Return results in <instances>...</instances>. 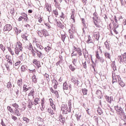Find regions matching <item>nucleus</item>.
I'll return each instance as SVG.
<instances>
[{"instance_id":"nucleus-14","label":"nucleus","mask_w":126,"mask_h":126,"mask_svg":"<svg viewBox=\"0 0 126 126\" xmlns=\"http://www.w3.org/2000/svg\"><path fill=\"white\" fill-rule=\"evenodd\" d=\"M104 55L106 59H108V60H111V55L110 54V53L108 52H104Z\"/></svg>"},{"instance_id":"nucleus-24","label":"nucleus","mask_w":126,"mask_h":126,"mask_svg":"<svg viewBox=\"0 0 126 126\" xmlns=\"http://www.w3.org/2000/svg\"><path fill=\"white\" fill-rule=\"evenodd\" d=\"M104 45L106 46V49H107V50H110V44H109V42H108L107 41H106L105 43H104Z\"/></svg>"},{"instance_id":"nucleus-6","label":"nucleus","mask_w":126,"mask_h":126,"mask_svg":"<svg viewBox=\"0 0 126 126\" xmlns=\"http://www.w3.org/2000/svg\"><path fill=\"white\" fill-rule=\"evenodd\" d=\"M95 57L97 60H98V61L100 62L101 63H103L104 62H105V59L103 57H100V55H99V52L96 51V55Z\"/></svg>"},{"instance_id":"nucleus-10","label":"nucleus","mask_w":126,"mask_h":126,"mask_svg":"<svg viewBox=\"0 0 126 126\" xmlns=\"http://www.w3.org/2000/svg\"><path fill=\"white\" fill-rule=\"evenodd\" d=\"M105 99L107 102H108V103H109V104H111V103H112V101H113V96L109 97L108 95H106Z\"/></svg>"},{"instance_id":"nucleus-21","label":"nucleus","mask_w":126,"mask_h":126,"mask_svg":"<svg viewBox=\"0 0 126 126\" xmlns=\"http://www.w3.org/2000/svg\"><path fill=\"white\" fill-rule=\"evenodd\" d=\"M35 93V91H34V89H32V91L28 94V96H32L33 98H34V94Z\"/></svg>"},{"instance_id":"nucleus-48","label":"nucleus","mask_w":126,"mask_h":126,"mask_svg":"<svg viewBox=\"0 0 126 126\" xmlns=\"http://www.w3.org/2000/svg\"><path fill=\"white\" fill-rule=\"evenodd\" d=\"M45 76L46 78V80L48 82H50V78H49V75L48 74H45Z\"/></svg>"},{"instance_id":"nucleus-41","label":"nucleus","mask_w":126,"mask_h":126,"mask_svg":"<svg viewBox=\"0 0 126 126\" xmlns=\"http://www.w3.org/2000/svg\"><path fill=\"white\" fill-rule=\"evenodd\" d=\"M23 121H25V122H26L27 124H28V123H29L30 120L27 117H23Z\"/></svg>"},{"instance_id":"nucleus-57","label":"nucleus","mask_w":126,"mask_h":126,"mask_svg":"<svg viewBox=\"0 0 126 126\" xmlns=\"http://www.w3.org/2000/svg\"><path fill=\"white\" fill-rule=\"evenodd\" d=\"M68 105L69 108L71 110V102H70V100L68 101Z\"/></svg>"},{"instance_id":"nucleus-43","label":"nucleus","mask_w":126,"mask_h":126,"mask_svg":"<svg viewBox=\"0 0 126 126\" xmlns=\"http://www.w3.org/2000/svg\"><path fill=\"white\" fill-rule=\"evenodd\" d=\"M96 95L97 96L99 95H102V92L100 90H97L95 93Z\"/></svg>"},{"instance_id":"nucleus-52","label":"nucleus","mask_w":126,"mask_h":126,"mask_svg":"<svg viewBox=\"0 0 126 126\" xmlns=\"http://www.w3.org/2000/svg\"><path fill=\"white\" fill-rule=\"evenodd\" d=\"M20 63H21V61L17 62L15 63V66H17V68H18V66H19V64Z\"/></svg>"},{"instance_id":"nucleus-22","label":"nucleus","mask_w":126,"mask_h":126,"mask_svg":"<svg viewBox=\"0 0 126 126\" xmlns=\"http://www.w3.org/2000/svg\"><path fill=\"white\" fill-rule=\"evenodd\" d=\"M67 88H68V86L66 82H64L63 84V89L64 90H67Z\"/></svg>"},{"instance_id":"nucleus-64","label":"nucleus","mask_w":126,"mask_h":126,"mask_svg":"<svg viewBox=\"0 0 126 126\" xmlns=\"http://www.w3.org/2000/svg\"><path fill=\"white\" fill-rule=\"evenodd\" d=\"M1 125H2V126H6L5 125V124H4V122H3V120L2 119H1Z\"/></svg>"},{"instance_id":"nucleus-13","label":"nucleus","mask_w":126,"mask_h":126,"mask_svg":"<svg viewBox=\"0 0 126 126\" xmlns=\"http://www.w3.org/2000/svg\"><path fill=\"white\" fill-rule=\"evenodd\" d=\"M94 38L96 40V41H99V38H100V35L99 33L95 32L94 34Z\"/></svg>"},{"instance_id":"nucleus-11","label":"nucleus","mask_w":126,"mask_h":126,"mask_svg":"<svg viewBox=\"0 0 126 126\" xmlns=\"http://www.w3.org/2000/svg\"><path fill=\"white\" fill-rule=\"evenodd\" d=\"M71 82L74 83V84H77V85H78V84H79V83H80V82L78 81V79H75L74 78H72L71 79Z\"/></svg>"},{"instance_id":"nucleus-29","label":"nucleus","mask_w":126,"mask_h":126,"mask_svg":"<svg viewBox=\"0 0 126 126\" xmlns=\"http://www.w3.org/2000/svg\"><path fill=\"white\" fill-rule=\"evenodd\" d=\"M65 38H66V34H61V39L63 42H64Z\"/></svg>"},{"instance_id":"nucleus-54","label":"nucleus","mask_w":126,"mask_h":126,"mask_svg":"<svg viewBox=\"0 0 126 126\" xmlns=\"http://www.w3.org/2000/svg\"><path fill=\"white\" fill-rule=\"evenodd\" d=\"M89 110H90L89 108H86V110L88 115H89V116H90V115H91V113L90 112V111H89Z\"/></svg>"},{"instance_id":"nucleus-5","label":"nucleus","mask_w":126,"mask_h":126,"mask_svg":"<svg viewBox=\"0 0 126 126\" xmlns=\"http://www.w3.org/2000/svg\"><path fill=\"white\" fill-rule=\"evenodd\" d=\"M74 51H73V53H72V55L75 53V52H77L78 55L80 56V57H81L82 56V51L81 50V48L79 47H76L75 46L73 47Z\"/></svg>"},{"instance_id":"nucleus-37","label":"nucleus","mask_w":126,"mask_h":126,"mask_svg":"<svg viewBox=\"0 0 126 126\" xmlns=\"http://www.w3.org/2000/svg\"><path fill=\"white\" fill-rule=\"evenodd\" d=\"M111 65L113 66V70H117V67H116V65L115 64V62L112 63Z\"/></svg>"},{"instance_id":"nucleus-59","label":"nucleus","mask_w":126,"mask_h":126,"mask_svg":"<svg viewBox=\"0 0 126 126\" xmlns=\"http://www.w3.org/2000/svg\"><path fill=\"white\" fill-rule=\"evenodd\" d=\"M49 101L51 106H53V105H54V103L53 102V99H52V98H50Z\"/></svg>"},{"instance_id":"nucleus-42","label":"nucleus","mask_w":126,"mask_h":126,"mask_svg":"<svg viewBox=\"0 0 126 126\" xmlns=\"http://www.w3.org/2000/svg\"><path fill=\"white\" fill-rule=\"evenodd\" d=\"M112 83L114 84L115 82H117L118 80H117V78L115 79V77H114V75H112Z\"/></svg>"},{"instance_id":"nucleus-44","label":"nucleus","mask_w":126,"mask_h":126,"mask_svg":"<svg viewBox=\"0 0 126 126\" xmlns=\"http://www.w3.org/2000/svg\"><path fill=\"white\" fill-rule=\"evenodd\" d=\"M82 64L83 65L84 68H87V65H86V61H85L84 62L82 61Z\"/></svg>"},{"instance_id":"nucleus-34","label":"nucleus","mask_w":126,"mask_h":126,"mask_svg":"<svg viewBox=\"0 0 126 126\" xmlns=\"http://www.w3.org/2000/svg\"><path fill=\"white\" fill-rule=\"evenodd\" d=\"M93 40L92 39H91V36H90V35H89L88 36V39L87 41V43H88V44H90V43H92Z\"/></svg>"},{"instance_id":"nucleus-30","label":"nucleus","mask_w":126,"mask_h":126,"mask_svg":"<svg viewBox=\"0 0 126 126\" xmlns=\"http://www.w3.org/2000/svg\"><path fill=\"white\" fill-rule=\"evenodd\" d=\"M83 54H84V56L85 58H86V57L87 58H88V56H89L88 51H87L86 49L85 50L84 53H83Z\"/></svg>"},{"instance_id":"nucleus-2","label":"nucleus","mask_w":126,"mask_h":126,"mask_svg":"<svg viewBox=\"0 0 126 126\" xmlns=\"http://www.w3.org/2000/svg\"><path fill=\"white\" fill-rule=\"evenodd\" d=\"M61 110L63 111V113L64 115H66V114H68V113L71 112V109L68 108V106H67L66 104H62Z\"/></svg>"},{"instance_id":"nucleus-39","label":"nucleus","mask_w":126,"mask_h":126,"mask_svg":"<svg viewBox=\"0 0 126 126\" xmlns=\"http://www.w3.org/2000/svg\"><path fill=\"white\" fill-rule=\"evenodd\" d=\"M15 53L16 55H19V49H18V47H16L15 49Z\"/></svg>"},{"instance_id":"nucleus-46","label":"nucleus","mask_w":126,"mask_h":126,"mask_svg":"<svg viewBox=\"0 0 126 126\" xmlns=\"http://www.w3.org/2000/svg\"><path fill=\"white\" fill-rule=\"evenodd\" d=\"M119 27V25L117 24L116 23H113V29H117Z\"/></svg>"},{"instance_id":"nucleus-61","label":"nucleus","mask_w":126,"mask_h":126,"mask_svg":"<svg viewBox=\"0 0 126 126\" xmlns=\"http://www.w3.org/2000/svg\"><path fill=\"white\" fill-rule=\"evenodd\" d=\"M48 49H50V47L49 46H47V47H45L44 48V50L46 52H47V53H49V50Z\"/></svg>"},{"instance_id":"nucleus-55","label":"nucleus","mask_w":126,"mask_h":126,"mask_svg":"<svg viewBox=\"0 0 126 126\" xmlns=\"http://www.w3.org/2000/svg\"><path fill=\"white\" fill-rule=\"evenodd\" d=\"M37 55V57L38 58H41V57H42V56H43V54H42V52H38L37 53H36Z\"/></svg>"},{"instance_id":"nucleus-63","label":"nucleus","mask_w":126,"mask_h":126,"mask_svg":"<svg viewBox=\"0 0 126 126\" xmlns=\"http://www.w3.org/2000/svg\"><path fill=\"white\" fill-rule=\"evenodd\" d=\"M54 94H56V96L57 97V98H59V92H58V91H56Z\"/></svg>"},{"instance_id":"nucleus-25","label":"nucleus","mask_w":126,"mask_h":126,"mask_svg":"<svg viewBox=\"0 0 126 126\" xmlns=\"http://www.w3.org/2000/svg\"><path fill=\"white\" fill-rule=\"evenodd\" d=\"M6 87L7 88H8V89L9 88H11V87H12V84H11V82H8L7 84H6Z\"/></svg>"},{"instance_id":"nucleus-1","label":"nucleus","mask_w":126,"mask_h":126,"mask_svg":"<svg viewBox=\"0 0 126 126\" xmlns=\"http://www.w3.org/2000/svg\"><path fill=\"white\" fill-rule=\"evenodd\" d=\"M94 17L93 18V21H94V23L97 27V28H100L101 26L100 25H98V23L99 22V18H98V14H97L96 12H94L93 14Z\"/></svg>"},{"instance_id":"nucleus-49","label":"nucleus","mask_w":126,"mask_h":126,"mask_svg":"<svg viewBox=\"0 0 126 126\" xmlns=\"http://www.w3.org/2000/svg\"><path fill=\"white\" fill-rule=\"evenodd\" d=\"M32 49H33V46H32V44H31V43H30L29 44L28 49L30 51H31V50H32Z\"/></svg>"},{"instance_id":"nucleus-20","label":"nucleus","mask_w":126,"mask_h":126,"mask_svg":"<svg viewBox=\"0 0 126 126\" xmlns=\"http://www.w3.org/2000/svg\"><path fill=\"white\" fill-rule=\"evenodd\" d=\"M7 109L10 113H11V114H14V111H13V109H12L11 107L7 106Z\"/></svg>"},{"instance_id":"nucleus-53","label":"nucleus","mask_w":126,"mask_h":126,"mask_svg":"<svg viewBox=\"0 0 126 126\" xmlns=\"http://www.w3.org/2000/svg\"><path fill=\"white\" fill-rule=\"evenodd\" d=\"M21 71H23V72H24V71H25V70H26V67H25V66L23 65L21 67Z\"/></svg>"},{"instance_id":"nucleus-26","label":"nucleus","mask_w":126,"mask_h":126,"mask_svg":"<svg viewBox=\"0 0 126 126\" xmlns=\"http://www.w3.org/2000/svg\"><path fill=\"white\" fill-rule=\"evenodd\" d=\"M75 13V12L74 11H72V14L71 15V19H72L74 21V22H75V19L74 18V14Z\"/></svg>"},{"instance_id":"nucleus-50","label":"nucleus","mask_w":126,"mask_h":126,"mask_svg":"<svg viewBox=\"0 0 126 126\" xmlns=\"http://www.w3.org/2000/svg\"><path fill=\"white\" fill-rule=\"evenodd\" d=\"M8 50L9 52H10V54H12V56H13V55H14V52H13V51H12L11 48L8 47Z\"/></svg>"},{"instance_id":"nucleus-16","label":"nucleus","mask_w":126,"mask_h":126,"mask_svg":"<svg viewBox=\"0 0 126 126\" xmlns=\"http://www.w3.org/2000/svg\"><path fill=\"white\" fill-rule=\"evenodd\" d=\"M45 8L47 9V11H49V12H51L52 11L51 6L49 4L46 5Z\"/></svg>"},{"instance_id":"nucleus-19","label":"nucleus","mask_w":126,"mask_h":126,"mask_svg":"<svg viewBox=\"0 0 126 126\" xmlns=\"http://www.w3.org/2000/svg\"><path fill=\"white\" fill-rule=\"evenodd\" d=\"M39 101H40V99H39V98H35L34 99V100L33 101V104L36 105H38V104H39Z\"/></svg>"},{"instance_id":"nucleus-28","label":"nucleus","mask_w":126,"mask_h":126,"mask_svg":"<svg viewBox=\"0 0 126 126\" xmlns=\"http://www.w3.org/2000/svg\"><path fill=\"white\" fill-rule=\"evenodd\" d=\"M77 119V121H80V119H81V114H78L75 115Z\"/></svg>"},{"instance_id":"nucleus-4","label":"nucleus","mask_w":126,"mask_h":126,"mask_svg":"<svg viewBox=\"0 0 126 126\" xmlns=\"http://www.w3.org/2000/svg\"><path fill=\"white\" fill-rule=\"evenodd\" d=\"M38 34L40 37H43V36H49V33L46 30H42L41 31H38Z\"/></svg>"},{"instance_id":"nucleus-33","label":"nucleus","mask_w":126,"mask_h":126,"mask_svg":"<svg viewBox=\"0 0 126 126\" xmlns=\"http://www.w3.org/2000/svg\"><path fill=\"white\" fill-rule=\"evenodd\" d=\"M48 112L49 114H51V115H54V110H53L52 108H49L48 109Z\"/></svg>"},{"instance_id":"nucleus-62","label":"nucleus","mask_w":126,"mask_h":126,"mask_svg":"<svg viewBox=\"0 0 126 126\" xmlns=\"http://www.w3.org/2000/svg\"><path fill=\"white\" fill-rule=\"evenodd\" d=\"M22 38H23V39H25V40H27H27H28V39H27V36H26V35H25V34H23L22 36Z\"/></svg>"},{"instance_id":"nucleus-45","label":"nucleus","mask_w":126,"mask_h":126,"mask_svg":"<svg viewBox=\"0 0 126 126\" xmlns=\"http://www.w3.org/2000/svg\"><path fill=\"white\" fill-rule=\"evenodd\" d=\"M21 15H22V17L24 18V19H26L25 18L27 17V14H25V13H22L21 14Z\"/></svg>"},{"instance_id":"nucleus-32","label":"nucleus","mask_w":126,"mask_h":126,"mask_svg":"<svg viewBox=\"0 0 126 126\" xmlns=\"http://www.w3.org/2000/svg\"><path fill=\"white\" fill-rule=\"evenodd\" d=\"M54 14L56 17H58V15H59V12H58V10L56 9L53 11Z\"/></svg>"},{"instance_id":"nucleus-8","label":"nucleus","mask_w":126,"mask_h":126,"mask_svg":"<svg viewBox=\"0 0 126 126\" xmlns=\"http://www.w3.org/2000/svg\"><path fill=\"white\" fill-rule=\"evenodd\" d=\"M55 21L57 22V26L61 29H63L64 28V25L61 23V22H58V19H55Z\"/></svg>"},{"instance_id":"nucleus-36","label":"nucleus","mask_w":126,"mask_h":126,"mask_svg":"<svg viewBox=\"0 0 126 126\" xmlns=\"http://www.w3.org/2000/svg\"><path fill=\"white\" fill-rule=\"evenodd\" d=\"M76 63H77V59H73L72 60V63L75 66H76L77 65Z\"/></svg>"},{"instance_id":"nucleus-56","label":"nucleus","mask_w":126,"mask_h":126,"mask_svg":"<svg viewBox=\"0 0 126 126\" xmlns=\"http://www.w3.org/2000/svg\"><path fill=\"white\" fill-rule=\"evenodd\" d=\"M12 106H13V107L15 108V110H16V109H17V108H18V107H19L18 104H17L16 103H14V104H12Z\"/></svg>"},{"instance_id":"nucleus-18","label":"nucleus","mask_w":126,"mask_h":126,"mask_svg":"<svg viewBox=\"0 0 126 126\" xmlns=\"http://www.w3.org/2000/svg\"><path fill=\"white\" fill-rule=\"evenodd\" d=\"M29 89H30V87L27 88V85H24L23 90H24V92H26L28 91V90H29Z\"/></svg>"},{"instance_id":"nucleus-51","label":"nucleus","mask_w":126,"mask_h":126,"mask_svg":"<svg viewBox=\"0 0 126 126\" xmlns=\"http://www.w3.org/2000/svg\"><path fill=\"white\" fill-rule=\"evenodd\" d=\"M15 32H17L16 34L18 35L19 33H21V30H19V29H18L17 28H16Z\"/></svg>"},{"instance_id":"nucleus-47","label":"nucleus","mask_w":126,"mask_h":126,"mask_svg":"<svg viewBox=\"0 0 126 126\" xmlns=\"http://www.w3.org/2000/svg\"><path fill=\"white\" fill-rule=\"evenodd\" d=\"M0 49L3 51V52H4V50H5V47L3 46L2 44H0Z\"/></svg>"},{"instance_id":"nucleus-3","label":"nucleus","mask_w":126,"mask_h":126,"mask_svg":"<svg viewBox=\"0 0 126 126\" xmlns=\"http://www.w3.org/2000/svg\"><path fill=\"white\" fill-rule=\"evenodd\" d=\"M115 109L116 111H117L118 114L119 116H121V118L125 117V115H126L125 114V112L124 111V109H123L121 107H119V106H116L115 107Z\"/></svg>"},{"instance_id":"nucleus-40","label":"nucleus","mask_w":126,"mask_h":126,"mask_svg":"<svg viewBox=\"0 0 126 126\" xmlns=\"http://www.w3.org/2000/svg\"><path fill=\"white\" fill-rule=\"evenodd\" d=\"M118 82L120 86H121V87H125V83L123 82V81H120V82Z\"/></svg>"},{"instance_id":"nucleus-35","label":"nucleus","mask_w":126,"mask_h":126,"mask_svg":"<svg viewBox=\"0 0 126 126\" xmlns=\"http://www.w3.org/2000/svg\"><path fill=\"white\" fill-rule=\"evenodd\" d=\"M17 84L19 86H21L22 85V79H20L17 81Z\"/></svg>"},{"instance_id":"nucleus-17","label":"nucleus","mask_w":126,"mask_h":126,"mask_svg":"<svg viewBox=\"0 0 126 126\" xmlns=\"http://www.w3.org/2000/svg\"><path fill=\"white\" fill-rule=\"evenodd\" d=\"M97 113L100 116L102 115V114H103V110L101 108L98 107L97 108Z\"/></svg>"},{"instance_id":"nucleus-15","label":"nucleus","mask_w":126,"mask_h":126,"mask_svg":"<svg viewBox=\"0 0 126 126\" xmlns=\"http://www.w3.org/2000/svg\"><path fill=\"white\" fill-rule=\"evenodd\" d=\"M119 59L120 60V63H126V58H124L123 56H120Z\"/></svg>"},{"instance_id":"nucleus-58","label":"nucleus","mask_w":126,"mask_h":126,"mask_svg":"<svg viewBox=\"0 0 126 126\" xmlns=\"http://www.w3.org/2000/svg\"><path fill=\"white\" fill-rule=\"evenodd\" d=\"M5 67L7 68V70H8V71H10V69H9V65H7V64H5Z\"/></svg>"},{"instance_id":"nucleus-7","label":"nucleus","mask_w":126,"mask_h":126,"mask_svg":"<svg viewBox=\"0 0 126 126\" xmlns=\"http://www.w3.org/2000/svg\"><path fill=\"white\" fill-rule=\"evenodd\" d=\"M11 30H12V26L10 24H6L5 25L3 28V31L4 32H5V31H11Z\"/></svg>"},{"instance_id":"nucleus-31","label":"nucleus","mask_w":126,"mask_h":126,"mask_svg":"<svg viewBox=\"0 0 126 126\" xmlns=\"http://www.w3.org/2000/svg\"><path fill=\"white\" fill-rule=\"evenodd\" d=\"M15 113L16 115H17V116H18V117H19L21 115V114H20L19 112V110H18L17 109H15Z\"/></svg>"},{"instance_id":"nucleus-60","label":"nucleus","mask_w":126,"mask_h":126,"mask_svg":"<svg viewBox=\"0 0 126 126\" xmlns=\"http://www.w3.org/2000/svg\"><path fill=\"white\" fill-rule=\"evenodd\" d=\"M117 77L118 78V82H120V81H122V79L121 78L120 75H117Z\"/></svg>"},{"instance_id":"nucleus-9","label":"nucleus","mask_w":126,"mask_h":126,"mask_svg":"<svg viewBox=\"0 0 126 126\" xmlns=\"http://www.w3.org/2000/svg\"><path fill=\"white\" fill-rule=\"evenodd\" d=\"M33 64H35L36 66H37L38 68L41 66V64H40V62L37 61L36 59H34L32 61Z\"/></svg>"},{"instance_id":"nucleus-38","label":"nucleus","mask_w":126,"mask_h":126,"mask_svg":"<svg viewBox=\"0 0 126 126\" xmlns=\"http://www.w3.org/2000/svg\"><path fill=\"white\" fill-rule=\"evenodd\" d=\"M69 67L71 71H74V70H75V67H74V66H72L71 64L69 66Z\"/></svg>"},{"instance_id":"nucleus-23","label":"nucleus","mask_w":126,"mask_h":126,"mask_svg":"<svg viewBox=\"0 0 126 126\" xmlns=\"http://www.w3.org/2000/svg\"><path fill=\"white\" fill-rule=\"evenodd\" d=\"M52 84H54V85H59V82L56 80V79L53 78L52 79Z\"/></svg>"},{"instance_id":"nucleus-12","label":"nucleus","mask_w":126,"mask_h":126,"mask_svg":"<svg viewBox=\"0 0 126 126\" xmlns=\"http://www.w3.org/2000/svg\"><path fill=\"white\" fill-rule=\"evenodd\" d=\"M17 45L18 46L19 50L20 52H22V49H23V47H22V43H21L20 41H18L17 42Z\"/></svg>"},{"instance_id":"nucleus-27","label":"nucleus","mask_w":126,"mask_h":126,"mask_svg":"<svg viewBox=\"0 0 126 126\" xmlns=\"http://www.w3.org/2000/svg\"><path fill=\"white\" fill-rule=\"evenodd\" d=\"M88 91L86 89H82V93H83V95H87V92Z\"/></svg>"}]
</instances>
